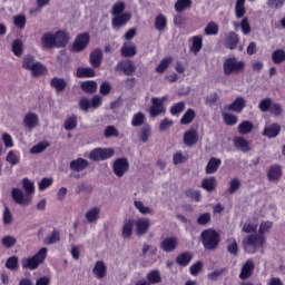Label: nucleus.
<instances>
[{"label": "nucleus", "mask_w": 285, "mask_h": 285, "mask_svg": "<svg viewBox=\"0 0 285 285\" xmlns=\"http://www.w3.org/2000/svg\"><path fill=\"white\" fill-rule=\"evenodd\" d=\"M151 129L150 125H145L139 132V139L142 141V144H146L148 139H150Z\"/></svg>", "instance_id": "603ef678"}, {"label": "nucleus", "mask_w": 285, "mask_h": 285, "mask_svg": "<svg viewBox=\"0 0 285 285\" xmlns=\"http://www.w3.org/2000/svg\"><path fill=\"white\" fill-rule=\"evenodd\" d=\"M246 68V62L244 60H238L236 57L226 58L223 62V72L225 77H230V75H242Z\"/></svg>", "instance_id": "f03ea898"}, {"label": "nucleus", "mask_w": 285, "mask_h": 285, "mask_svg": "<svg viewBox=\"0 0 285 285\" xmlns=\"http://www.w3.org/2000/svg\"><path fill=\"white\" fill-rule=\"evenodd\" d=\"M186 110V102L179 101L170 107V115H181V111Z\"/></svg>", "instance_id": "4d7b16f0"}, {"label": "nucleus", "mask_w": 285, "mask_h": 285, "mask_svg": "<svg viewBox=\"0 0 285 285\" xmlns=\"http://www.w3.org/2000/svg\"><path fill=\"white\" fill-rule=\"evenodd\" d=\"M234 146L242 153H248L250 150V142H248V140L242 136L234 138Z\"/></svg>", "instance_id": "393cba45"}, {"label": "nucleus", "mask_w": 285, "mask_h": 285, "mask_svg": "<svg viewBox=\"0 0 285 285\" xmlns=\"http://www.w3.org/2000/svg\"><path fill=\"white\" fill-rule=\"evenodd\" d=\"M132 228H135V220L128 219L125 222L122 226V237L125 239H129V237H132Z\"/></svg>", "instance_id": "4c0bfd02"}, {"label": "nucleus", "mask_w": 285, "mask_h": 285, "mask_svg": "<svg viewBox=\"0 0 285 285\" xmlns=\"http://www.w3.org/2000/svg\"><path fill=\"white\" fill-rule=\"evenodd\" d=\"M190 262H193V254L190 252H183L176 257V264H178V266L186 267Z\"/></svg>", "instance_id": "cd10ccee"}, {"label": "nucleus", "mask_w": 285, "mask_h": 285, "mask_svg": "<svg viewBox=\"0 0 285 285\" xmlns=\"http://www.w3.org/2000/svg\"><path fill=\"white\" fill-rule=\"evenodd\" d=\"M193 6V0H177L175 3L176 12H184V10L190 8Z\"/></svg>", "instance_id": "09e8293b"}, {"label": "nucleus", "mask_w": 285, "mask_h": 285, "mask_svg": "<svg viewBox=\"0 0 285 285\" xmlns=\"http://www.w3.org/2000/svg\"><path fill=\"white\" fill-rule=\"evenodd\" d=\"M204 48V38L202 36H194L191 38L190 52L197 55Z\"/></svg>", "instance_id": "2f4dec72"}, {"label": "nucleus", "mask_w": 285, "mask_h": 285, "mask_svg": "<svg viewBox=\"0 0 285 285\" xmlns=\"http://www.w3.org/2000/svg\"><path fill=\"white\" fill-rule=\"evenodd\" d=\"M282 132V126L279 124L274 122L267 127L264 128L263 135L264 137H267V139H275Z\"/></svg>", "instance_id": "dca6fc26"}, {"label": "nucleus", "mask_w": 285, "mask_h": 285, "mask_svg": "<svg viewBox=\"0 0 285 285\" xmlns=\"http://www.w3.org/2000/svg\"><path fill=\"white\" fill-rule=\"evenodd\" d=\"M35 63H37L35 62V56L27 55L22 60V68L24 70H31Z\"/></svg>", "instance_id": "680f3d73"}, {"label": "nucleus", "mask_w": 285, "mask_h": 285, "mask_svg": "<svg viewBox=\"0 0 285 285\" xmlns=\"http://www.w3.org/2000/svg\"><path fill=\"white\" fill-rule=\"evenodd\" d=\"M60 239H61V234L59 233V230H57V228H55L51 235L45 238V244L47 245L57 244V242H60Z\"/></svg>", "instance_id": "8fccbe9b"}, {"label": "nucleus", "mask_w": 285, "mask_h": 285, "mask_svg": "<svg viewBox=\"0 0 285 285\" xmlns=\"http://www.w3.org/2000/svg\"><path fill=\"white\" fill-rule=\"evenodd\" d=\"M101 61H104V51L101 49H95L89 55V63L92 68H99L101 66Z\"/></svg>", "instance_id": "f3484780"}, {"label": "nucleus", "mask_w": 285, "mask_h": 285, "mask_svg": "<svg viewBox=\"0 0 285 285\" xmlns=\"http://www.w3.org/2000/svg\"><path fill=\"white\" fill-rule=\"evenodd\" d=\"M26 17L23 14L16 16L13 18V23L16 28H19V30H23L26 28Z\"/></svg>", "instance_id": "338daca9"}, {"label": "nucleus", "mask_w": 285, "mask_h": 285, "mask_svg": "<svg viewBox=\"0 0 285 285\" xmlns=\"http://www.w3.org/2000/svg\"><path fill=\"white\" fill-rule=\"evenodd\" d=\"M223 119H224L226 126H235L238 121L237 116H235L233 114H228V112H225L223 115Z\"/></svg>", "instance_id": "69168bd1"}, {"label": "nucleus", "mask_w": 285, "mask_h": 285, "mask_svg": "<svg viewBox=\"0 0 285 285\" xmlns=\"http://www.w3.org/2000/svg\"><path fill=\"white\" fill-rule=\"evenodd\" d=\"M202 244L205 250H217L219 246V242H222V237L219 233L215 229H205L200 234Z\"/></svg>", "instance_id": "7ed1b4c3"}, {"label": "nucleus", "mask_w": 285, "mask_h": 285, "mask_svg": "<svg viewBox=\"0 0 285 285\" xmlns=\"http://www.w3.org/2000/svg\"><path fill=\"white\" fill-rule=\"evenodd\" d=\"M22 188L28 195H33L35 193V183L28 178L22 179Z\"/></svg>", "instance_id": "052dcab7"}, {"label": "nucleus", "mask_w": 285, "mask_h": 285, "mask_svg": "<svg viewBox=\"0 0 285 285\" xmlns=\"http://www.w3.org/2000/svg\"><path fill=\"white\" fill-rule=\"evenodd\" d=\"M97 73L95 71V69L90 68V67H79L77 69V77L78 79H90L92 77H95Z\"/></svg>", "instance_id": "c756f323"}, {"label": "nucleus", "mask_w": 285, "mask_h": 285, "mask_svg": "<svg viewBox=\"0 0 285 285\" xmlns=\"http://www.w3.org/2000/svg\"><path fill=\"white\" fill-rule=\"evenodd\" d=\"M183 141L185 146H195L199 141V135L197 134V130L189 129L184 132Z\"/></svg>", "instance_id": "2eb2a0df"}, {"label": "nucleus", "mask_w": 285, "mask_h": 285, "mask_svg": "<svg viewBox=\"0 0 285 285\" xmlns=\"http://www.w3.org/2000/svg\"><path fill=\"white\" fill-rule=\"evenodd\" d=\"M6 161L10 164V166H17V164L21 161V156H19V154L16 153L14 150H10L7 154Z\"/></svg>", "instance_id": "37998d69"}, {"label": "nucleus", "mask_w": 285, "mask_h": 285, "mask_svg": "<svg viewBox=\"0 0 285 285\" xmlns=\"http://www.w3.org/2000/svg\"><path fill=\"white\" fill-rule=\"evenodd\" d=\"M202 188L207 190V193H213V190L217 188V178H215V176L204 178L202 181Z\"/></svg>", "instance_id": "7c9ffc66"}, {"label": "nucleus", "mask_w": 285, "mask_h": 285, "mask_svg": "<svg viewBox=\"0 0 285 285\" xmlns=\"http://www.w3.org/2000/svg\"><path fill=\"white\" fill-rule=\"evenodd\" d=\"M134 205H135V208H137V210L141 213V215H150V213H153V209L150 207H146L144 205V202L141 200H135Z\"/></svg>", "instance_id": "bf43d9fd"}, {"label": "nucleus", "mask_w": 285, "mask_h": 285, "mask_svg": "<svg viewBox=\"0 0 285 285\" xmlns=\"http://www.w3.org/2000/svg\"><path fill=\"white\" fill-rule=\"evenodd\" d=\"M124 10H126V2L125 1H118L116 2L111 8V14L114 17H117L119 14H124Z\"/></svg>", "instance_id": "de8ad7c7"}, {"label": "nucleus", "mask_w": 285, "mask_h": 285, "mask_svg": "<svg viewBox=\"0 0 285 285\" xmlns=\"http://www.w3.org/2000/svg\"><path fill=\"white\" fill-rule=\"evenodd\" d=\"M88 166H89L88 160L83 158H78V159L71 160L69 168L70 170H72V173H81L82 170H86Z\"/></svg>", "instance_id": "a211bd4d"}, {"label": "nucleus", "mask_w": 285, "mask_h": 285, "mask_svg": "<svg viewBox=\"0 0 285 285\" xmlns=\"http://www.w3.org/2000/svg\"><path fill=\"white\" fill-rule=\"evenodd\" d=\"M219 166H222V159L212 157L205 167L206 175H215Z\"/></svg>", "instance_id": "6ab92c4d"}, {"label": "nucleus", "mask_w": 285, "mask_h": 285, "mask_svg": "<svg viewBox=\"0 0 285 285\" xmlns=\"http://www.w3.org/2000/svg\"><path fill=\"white\" fill-rule=\"evenodd\" d=\"M272 60L276 65L284 63V61H285V51H284V49H276L275 51H273Z\"/></svg>", "instance_id": "a18cd8bd"}, {"label": "nucleus", "mask_w": 285, "mask_h": 285, "mask_svg": "<svg viewBox=\"0 0 285 285\" xmlns=\"http://www.w3.org/2000/svg\"><path fill=\"white\" fill-rule=\"evenodd\" d=\"M147 284H161V274L158 269L150 271L147 274Z\"/></svg>", "instance_id": "ea45409f"}, {"label": "nucleus", "mask_w": 285, "mask_h": 285, "mask_svg": "<svg viewBox=\"0 0 285 285\" xmlns=\"http://www.w3.org/2000/svg\"><path fill=\"white\" fill-rule=\"evenodd\" d=\"M11 197L13 202L20 206H30V196L23 195V191L19 188H13L11 190Z\"/></svg>", "instance_id": "9b49d317"}, {"label": "nucleus", "mask_w": 285, "mask_h": 285, "mask_svg": "<svg viewBox=\"0 0 285 285\" xmlns=\"http://www.w3.org/2000/svg\"><path fill=\"white\" fill-rule=\"evenodd\" d=\"M205 35L207 37L219 35V26H217V23L214 21L209 22L205 28Z\"/></svg>", "instance_id": "5fc2aeb1"}, {"label": "nucleus", "mask_w": 285, "mask_h": 285, "mask_svg": "<svg viewBox=\"0 0 285 285\" xmlns=\"http://www.w3.org/2000/svg\"><path fill=\"white\" fill-rule=\"evenodd\" d=\"M186 197H189V199H193L194 202H202V191L195 190V189H187L185 190Z\"/></svg>", "instance_id": "e2e57ef3"}, {"label": "nucleus", "mask_w": 285, "mask_h": 285, "mask_svg": "<svg viewBox=\"0 0 285 285\" xmlns=\"http://www.w3.org/2000/svg\"><path fill=\"white\" fill-rule=\"evenodd\" d=\"M115 155V149L112 148H95L89 154V159L91 161H106Z\"/></svg>", "instance_id": "39448f33"}, {"label": "nucleus", "mask_w": 285, "mask_h": 285, "mask_svg": "<svg viewBox=\"0 0 285 285\" xmlns=\"http://www.w3.org/2000/svg\"><path fill=\"white\" fill-rule=\"evenodd\" d=\"M29 70L32 77H41L48 72V69L41 62H36Z\"/></svg>", "instance_id": "c9c22d12"}, {"label": "nucleus", "mask_w": 285, "mask_h": 285, "mask_svg": "<svg viewBox=\"0 0 285 285\" xmlns=\"http://www.w3.org/2000/svg\"><path fill=\"white\" fill-rule=\"evenodd\" d=\"M14 244H17V238L12 236H4L2 238V246H4V248H12Z\"/></svg>", "instance_id": "774afa93"}, {"label": "nucleus", "mask_w": 285, "mask_h": 285, "mask_svg": "<svg viewBox=\"0 0 285 285\" xmlns=\"http://www.w3.org/2000/svg\"><path fill=\"white\" fill-rule=\"evenodd\" d=\"M166 98H151V106L149 108L150 117H159V115H164L166 112V107H164V102Z\"/></svg>", "instance_id": "423d86ee"}, {"label": "nucleus", "mask_w": 285, "mask_h": 285, "mask_svg": "<svg viewBox=\"0 0 285 285\" xmlns=\"http://www.w3.org/2000/svg\"><path fill=\"white\" fill-rule=\"evenodd\" d=\"M239 188H242V181H239V178H233L229 183V188H228L229 195L237 193Z\"/></svg>", "instance_id": "0e129e2a"}, {"label": "nucleus", "mask_w": 285, "mask_h": 285, "mask_svg": "<svg viewBox=\"0 0 285 285\" xmlns=\"http://www.w3.org/2000/svg\"><path fill=\"white\" fill-rule=\"evenodd\" d=\"M266 244V237L259 234H252L243 239V248L246 253H257L258 248H262Z\"/></svg>", "instance_id": "20e7f679"}, {"label": "nucleus", "mask_w": 285, "mask_h": 285, "mask_svg": "<svg viewBox=\"0 0 285 285\" xmlns=\"http://www.w3.org/2000/svg\"><path fill=\"white\" fill-rule=\"evenodd\" d=\"M23 126L26 128H37L39 126V116L35 112H28L23 118Z\"/></svg>", "instance_id": "412c9836"}, {"label": "nucleus", "mask_w": 285, "mask_h": 285, "mask_svg": "<svg viewBox=\"0 0 285 285\" xmlns=\"http://www.w3.org/2000/svg\"><path fill=\"white\" fill-rule=\"evenodd\" d=\"M12 52L16 57H21V55H23V42H21V40L17 39L13 41Z\"/></svg>", "instance_id": "13d9d810"}, {"label": "nucleus", "mask_w": 285, "mask_h": 285, "mask_svg": "<svg viewBox=\"0 0 285 285\" xmlns=\"http://www.w3.org/2000/svg\"><path fill=\"white\" fill-rule=\"evenodd\" d=\"M154 26L158 32H164V30L168 28V18H166V16L163 13H158L155 18Z\"/></svg>", "instance_id": "bb28decb"}, {"label": "nucleus", "mask_w": 285, "mask_h": 285, "mask_svg": "<svg viewBox=\"0 0 285 285\" xmlns=\"http://www.w3.org/2000/svg\"><path fill=\"white\" fill-rule=\"evenodd\" d=\"M128 168H130V164L127 158H118L114 161L112 170L116 177H124L128 173Z\"/></svg>", "instance_id": "6e6552de"}, {"label": "nucleus", "mask_w": 285, "mask_h": 285, "mask_svg": "<svg viewBox=\"0 0 285 285\" xmlns=\"http://www.w3.org/2000/svg\"><path fill=\"white\" fill-rule=\"evenodd\" d=\"M150 228V219L140 218L136 222V234L137 235H146Z\"/></svg>", "instance_id": "4be33fe9"}, {"label": "nucleus", "mask_w": 285, "mask_h": 285, "mask_svg": "<svg viewBox=\"0 0 285 285\" xmlns=\"http://www.w3.org/2000/svg\"><path fill=\"white\" fill-rule=\"evenodd\" d=\"M145 121H146V115H144V112L139 111L132 116L131 126L134 128H139V126H144Z\"/></svg>", "instance_id": "79ce46f5"}, {"label": "nucleus", "mask_w": 285, "mask_h": 285, "mask_svg": "<svg viewBox=\"0 0 285 285\" xmlns=\"http://www.w3.org/2000/svg\"><path fill=\"white\" fill-rule=\"evenodd\" d=\"M41 46L42 48H57V42L55 39V33L52 32H46L45 35H42L41 37Z\"/></svg>", "instance_id": "b1692460"}, {"label": "nucleus", "mask_w": 285, "mask_h": 285, "mask_svg": "<svg viewBox=\"0 0 285 285\" xmlns=\"http://www.w3.org/2000/svg\"><path fill=\"white\" fill-rule=\"evenodd\" d=\"M244 108H246V99H244V97H237L227 106V110H230L232 112H242Z\"/></svg>", "instance_id": "aec40b11"}, {"label": "nucleus", "mask_w": 285, "mask_h": 285, "mask_svg": "<svg viewBox=\"0 0 285 285\" xmlns=\"http://www.w3.org/2000/svg\"><path fill=\"white\" fill-rule=\"evenodd\" d=\"M255 128V125L250 120L240 122L237 127L239 135H250V131Z\"/></svg>", "instance_id": "e433bc0d"}, {"label": "nucleus", "mask_w": 285, "mask_h": 285, "mask_svg": "<svg viewBox=\"0 0 285 285\" xmlns=\"http://www.w3.org/2000/svg\"><path fill=\"white\" fill-rule=\"evenodd\" d=\"M49 147H50V142L41 141V142H38L37 145H35L30 149V153H31V155H39V154L43 153Z\"/></svg>", "instance_id": "c03bdc74"}, {"label": "nucleus", "mask_w": 285, "mask_h": 285, "mask_svg": "<svg viewBox=\"0 0 285 285\" xmlns=\"http://www.w3.org/2000/svg\"><path fill=\"white\" fill-rule=\"evenodd\" d=\"M89 43H90V33L89 32L80 33L77 36L73 42V51L82 52L85 48H88Z\"/></svg>", "instance_id": "1a4fd4ad"}, {"label": "nucleus", "mask_w": 285, "mask_h": 285, "mask_svg": "<svg viewBox=\"0 0 285 285\" xmlns=\"http://www.w3.org/2000/svg\"><path fill=\"white\" fill-rule=\"evenodd\" d=\"M171 61H173V58L163 59L159 62V65L156 67V72H158V75H164V71L168 70V66H170Z\"/></svg>", "instance_id": "6e6d98bb"}, {"label": "nucleus", "mask_w": 285, "mask_h": 285, "mask_svg": "<svg viewBox=\"0 0 285 285\" xmlns=\"http://www.w3.org/2000/svg\"><path fill=\"white\" fill-rule=\"evenodd\" d=\"M48 257V248L41 247L33 256L21 259V266L26 271H37Z\"/></svg>", "instance_id": "f257e3e1"}, {"label": "nucleus", "mask_w": 285, "mask_h": 285, "mask_svg": "<svg viewBox=\"0 0 285 285\" xmlns=\"http://www.w3.org/2000/svg\"><path fill=\"white\" fill-rule=\"evenodd\" d=\"M253 273H255V263L252 259H247L242 266L239 279H248V277H253Z\"/></svg>", "instance_id": "ddd939ff"}, {"label": "nucleus", "mask_w": 285, "mask_h": 285, "mask_svg": "<svg viewBox=\"0 0 285 285\" xmlns=\"http://www.w3.org/2000/svg\"><path fill=\"white\" fill-rule=\"evenodd\" d=\"M195 117H197L195 109L193 108L187 109V111L180 118L181 126H188V124H193Z\"/></svg>", "instance_id": "f704fd0d"}, {"label": "nucleus", "mask_w": 285, "mask_h": 285, "mask_svg": "<svg viewBox=\"0 0 285 285\" xmlns=\"http://www.w3.org/2000/svg\"><path fill=\"white\" fill-rule=\"evenodd\" d=\"M77 115H71L65 120L63 128L65 130H75V128H77Z\"/></svg>", "instance_id": "49530a36"}, {"label": "nucleus", "mask_w": 285, "mask_h": 285, "mask_svg": "<svg viewBox=\"0 0 285 285\" xmlns=\"http://www.w3.org/2000/svg\"><path fill=\"white\" fill-rule=\"evenodd\" d=\"M101 209L99 207H94L86 213V219L89 224H92L99 219V214Z\"/></svg>", "instance_id": "58836bf2"}, {"label": "nucleus", "mask_w": 285, "mask_h": 285, "mask_svg": "<svg viewBox=\"0 0 285 285\" xmlns=\"http://www.w3.org/2000/svg\"><path fill=\"white\" fill-rule=\"evenodd\" d=\"M178 246L179 239H177L175 236L166 237L159 244V248L163 250V253H175Z\"/></svg>", "instance_id": "0eeeda50"}, {"label": "nucleus", "mask_w": 285, "mask_h": 285, "mask_svg": "<svg viewBox=\"0 0 285 285\" xmlns=\"http://www.w3.org/2000/svg\"><path fill=\"white\" fill-rule=\"evenodd\" d=\"M282 175H284V171L279 165L271 166L267 170L268 181H279L282 179Z\"/></svg>", "instance_id": "4468645a"}, {"label": "nucleus", "mask_w": 285, "mask_h": 285, "mask_svg": "<svg viewBox=\"0 0 285 285\" xmlns=\"http://www.w3.org/2000/svg\"><path fill=\"white\" fill-rule=\"evenodd\" d=\"M107 268H106V264L104 263V261H97L92 273L94 275L97 277V279H104V277H106V273H107Z\"/></svg>", "instance_id": "a878e982"}, {"label": "nucleus", "mask_w": 285, "mask_h": 285, "mask_svg": "<svg viewBox=\"0 0 285 285\" xmlns=\"http://www.w3.org/2000/svg\"><path fill=\"white\" fill-rule=\"evenodd\" d=\"M272 107H273L272 98L262 99L258 104V108H259L261 112H268V111H271Z\"/></svg>", "instance_id": "864d4df0"}, {"label": "nucleus", "mask_w": 285, "mask_h": 285, "mask_svg": "<svg viewBox=\"0 0 285 285\" xmlns=\"http://www.w3.org/2000/svg\"><path fill=\"white\" fill-rule=\"evenodd\" d=\"M50 86L51 88H55L57 92H63L68 83L66 82V80H63V78L53 77L50 81Z\"/></svg>", "instance_id": "72a5a7b5"}, {"label": "nucleus", "mask_w": 285, "mask_h": 285, "mask_svg": "<svg viewBox=\"0 0 285 285\" xmlns=\"http://www.w3.org/2000/svg\"><path fill=\"white\" fill-rule=\"evenodd\" d=\"M238 46L239 35H237L235 31H229L225 38V48H227L228 50H237Z\"/></svg>", "instance_id": "f8f14e48"}, {"label": "nucleus", "mask_w": 285, "mask_h": 285, "mask_svg": "<svg viewBox=\"0 0 285 285\" xmlns=\"http://www.w3.org/2000/svg\"><path fill=\"white\" fill-rule=\"evenodd\" d=\"M121 57H135L137 55V47L130 42H125L120 49Z\"/></svg>", "instance_id": "c85d7f7f"}, {"label": "nucleus", "mask_w": 285, "mask_h": 285, "mask_svg": "<svg viewBox=\"0 0 285 285\" xmlns=\"http://www.w3.org/2000/svg\"><path fill=\"white\" fill-rule=\"evenodd\" d=\"M55 39H56V48H66L68 46V33L63 30H58L55 33Z\"/></svg>", "instance_id": "5701e85b"}, {"label": "nucleus", "mask_w": 285, "mask_h": 285, "mask_svg": "<svg viewBox=\"0 0 285 285\" xmlns=\"http://www.w3.org/2000/svg\"><path fill=\"white\" fill-rule=\"evenodd\" d=\"M131 19H132V14H130V12H125L119 16H114V18L111 19V26L114 30H119L124 28V26H126L128 21H130Z\"/></svg>", "instance_id": "9d476101"}, {"label": "nucleus", "mask_w": 285, "mask_h": 285, "mask_svg": "<svg viewBox=\"0 0 285 285\" xmlns=\"http://www.w3.org/2000/svg\"><path fill=\"white\" fill-rule=\"evenodd\" d=\"M6 268H8V271H19V257H9L6 262Z\"/></svg>", "instance_id": "3c124183"}, {"label": "nucleus", "mask_w": 285, "mask_h": 285, "mask_svg": "<svg viewBox=\"0 0 285 285\" xmlns=\"http://www.w3.org/2000/svg\"><path fill=\"white\" fill-rule=\"evenodd\" d=\"M227 253H229V255L237 256V254L239 253V245H237V239H227Z\"/></svg>", "instance_id": "a19ab883"}, {"label": "nucleus", "mask_w": 285, "mask_h": 285, "mask_svg": "<svg viewBox=\"0 0 285 285\" xmlns=\"http://www.w3.org/2000/svg\"><path fill=\"white\" fill-rule=\"evenodd\" d=\"M80 88L86 95H95L97 92V82L95 80H87L81 82Z\"/></svg>", "instance_id": "473e14b6"}]
</instances>
